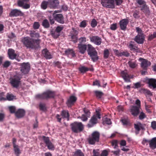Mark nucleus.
<instances>
[{"label":"nucleus","instance_id":"nucleus-13","mask_svg":"<svg viewBox=\"0 0 156 156\" xmlns=\"http://www.w3.org/2000/svg\"><path fill=\"white\" fill-rule=\"evenodd\" d=\"M129 23V20L127 19H124L119 22V25L121 29L125 30L127 29V26Z\"/></svg>","mask_w":156,"mask_h":156},{"label":"nucleus","instance_id":"nucleus-18","mask_svg":"<svg viewBox=\"0 0 156 156\" xmlns=\"http://www.w3.org/2000/svg\"><path fill=\"white\" fill-rule=\"evenodd\" d=\"M121 75L125 82H130V76L128 74L127 70H125L122 71L121 73Z\"/></svg>","mask_w":156,"mask_h":156},{"label":"nucleus","instance_id":"nucleus-19","mask_svg":"<svg viewBox=\"0 0 156 156\" xmlns=\"http://www.w3.org/2000/svg\"><path fill=\"white\" fill-rule=\"evenodd\" d=\"M147 83L149 88L153 89L156 88V79L153 78L148 79L147 80Z\"/></svg>","mask_w":156,"mask_h":156},{"label":"nucleus","instance_id":"nucleus-25","mask_svg":"<svg viewBox=\"0 0 156 156\" xmlns=\"http://www.w3.org/2000/svg\"><path fill=\"white\" fill-rule=\"evenodd\" d=\"M42 52L43 55L46 59H50L52 58V56L50 53L47 49H44Z\"/></svg>","mask_w":156,"mask_h":156},{"label":"nucleus","instance_id":"nucleus-15","mask_svg":"<svg viewBox=\"0 0 156 156\" xmlns=\"http://www.w3.org/2000/svg\"><path fill=\"white\" fill-rule=\"evenodd\" d=\"M139 107L135 105L132 106L130 109V111L131 114L134 116H137L139 114L140 111Z\"/></svg>","mask_w":156,"mask_h":156},{"label":"nucleus","instance_id":"nucleus-58","mask_svg":"<svg viewBox=\"0 0 156 156\" xmlns=\"http://www.w3.org/2000/svg\"><path fill=\"white\" fill-rule=\"evenodd\" d=\"M139 11L137 10L135 11L133 15V17L136 19H138L140 17L139 15Z\"/></svg>","mask_w":156,"mask_h":156},{"label":"nucleus","instance_id":"nucleus-39","mask_svg":"<svg viewBox=\"0 0 156 156\" xmlns=\"http://www.w3.org/2000/svg\"><path fill=\"white\" fill-rule=\"evenodd\" d=\"M155 38H156V32H153V34H149L148 36L147 40L151 41Z\"/></svg>","mask_w":156,"mask_h":156},{"label":"nucleus","instance_id":"nucleus-11","mask_svg":"<svg viewBox=\"0 0 156 156\" xmlns=\"http://www.w3.org/2000/svg\"><path fill=\"white\" fill-rule=\"evenodd\" d=\"M43 138L44 141L48 149L51 150H54L55 149L54 146L50 141L49 138L48 137L43 136Z\"/></svg>","mask_w":156,"mask_h":156},{"label":"nucleus","instance_id":"nucleus-35","mask_svg":"<svg viewBox=\"0 0 156 156\" xmlns=\"http://www.w3.org/2000/svg\"><path fill=\"white\" fill-rule=\"evenodd\" d=\"M13 146L15 154L17 156H18L21 153L19 146L17 145H16Z\"/></svg>","mask_w":156,"mask_h":156},{"label":"nucleus","instance_id":"nucleus-4","mask_svg":"<svg viewBox=\"0 0 156 156\" xmlns=\"http://www.w3.org/2000/svg\"><path fill=\"white\" fill-rule=\"evenodd\" d=\"M72 131L76 133L82 132L84 129V126L81 122H74L70 125Z\"/></svg>","mask_w":156,"mask_h":156},{"label":"nucleus","instance_id":"nucleus-21","mask_svg":"<svg viewBox=\"0 0 156 156\" xmlns=\"http://www.w3.org/2000/svg\"><path fill=\"white\" fill-rule=\"evenodd\" d=\"M127 46L130 51H135L138 49V47L136 46L135 42L132 41H130L129 43L127 44Z\"/></svg>","mask_w":156,"mask_h":156},{"label":"nucleus","instance_id":"nucleus-6","mask_svg":"<svg viewBox=\"0 0 156 156\" xmlns=\"http://www.w3.org/2000/svg\"><path fill=\"white\" fill-rule=\"evenodd\" d=\"M100 134L97 131L93 132L90 137H89L88 139V141L90 144L94 145L96 142H98L99 140Z\"/></svg>","mask_w":156,"mask_h":156},{"label":"nucleus","instance_id":"nucleus-23","mask_svg":"<svg viewBox=\"0 0 156 156\" xmlns=\"http://www.w3.org/2000/svg\"><path fill=\"white\" fill-rule=\"evenodd\" d=\"M8 53L10 59L13 60L16 58L17 55L15 53V51L13 49H9Z\"/></svg>","mask_w":156,"mask_h":156},{"label":"nucleus","instance_id":"nucleus-61","mask_svg":"<svg viewBox=\"0 0 156 156\" xmlns=\"http://www.w3.org/2000/svg\"><path fill=\"white\" fill-rule=\"evenodd\" d=\"M40 26V25L38 22H35L33 25V28L34 29H38Z\"/></svg>","mask_w":156,"mask_h":156},{"label":"nucleus","instance_id":"nucleus-36","mask_svg":"<svg viewBox=\"0 0 156 156\" xmlns=\"http://www.w3.org/2000/svg\"><path fill=\"white\" fill-rule=\"evenodd\" d=\"M42 24L44 28H47L50 27L49 23L47 19H45L43 20Z\"/></svg>","mask_w":156,"mask_h":156},{"label":"nucleus","instance_id":"nucleus-37","mask_svg":"<svg viewBox=\"0 0 156 156\" xmlns=\"http://www.w3.org/2000/svg\"><path fill=\"white\" fill-rule=\"evenodd\" d=\"M128 64H129V67L132 69H134L136 68L137 65L136 64V61L134 62L129 61L128 62Z\"/></svg>","mask_w":156,"mask_h":156},{"label":"nucleus","instance_id":"nucleus-2","mask_svg":"<svg viewBox=\"0 0 156 156\" xmlns=\"http://www.w3.org/2000/svg\"><path fill=\"white\" fill-rule=\"evenodd\" d=\"M22 41L27 48L36 49L40 47V40L32 39L29 37H24Z\"/></svg>","mask_w":156,"mask_h":156},{"label":"nucleus","instance_id":"nucleus-3","mask_svg":"<svg viewBox=\"0 0 156 156\" xmlns=\"http://www.w3.org/2000/svg\"><path fill=\"white\" fill-rule=\"evenodd\" d=\"M55 95V92L48 90L41 94L36 95L35 97L36 98L40 99H48L50 98H54Z\"/></svg>","mask_w":156,"mask_h":156},{"label":"nucleus","instance_id":"nucleus-33","mask_svg":"<svg viewBox=\"0 0 156 156\" xmlns=\"http://www.w3.org/2000/svg\"><path fill=\"white\" fill-rule=\"evenodd\" d=\"M61 115L63 118H67V120H69V115L68 111H62L61 112Z\"/></svg>","mask_w":156,"mask_h":156},{"label":"nucleus","instance_id":"nucleus-49","mask_svg":"<svg viewBox=\"0 0 156 156\" xmlns=\"http://www.w3.org/2000/svg\"><path fill=\"white\" fill-rule=\"evenodd\" d=\"M98 22L95 19L92 20L90 23L91 27L92 28H94L97 25Z\"/></svg>","mask_w":156,"mask_h":156},{"label":"nucleus","instance_id":"nucleus-60","mask_svg":"<svg viewBox=\"0 0 156 156\" xmlns=\"http://www.w3.org/2000/svg\"><path fill=\"white\" fill-rule=\"evenodd\" d=\"M80 118L83 121L85 122L87 121L88 117H87L85 114H83Z\"/></svg>","mask_w":156,"mask_h":156},{"label":"nucleus","instance_id":"nucleus-20","mask_svg":"<svg viewBox=\"0 0 156 156\" xmlns=\"http://www.w3.org/2000/svg\"><path fill=\"white\" fill-rule=\"evenodd\" d=\"M25 111L23 109H19L15 113L16 116L18 118L23 117L25 115Z\"/></svg>","mask_w":156,"mask_h":156},{"label":"nucleus","instance_id":"nucleus-29","mask_svg":"<svg viewBox=\"0 0 156 156\" xmlns=\"http://www.w3.org/2000/svg\"><path fill=\"white\" fill-rule=\"evenodd\" d=\"M49 3L51 7L55 8L58 5L59 2L58 0H53L50 1Z\"/></svg>","mask_w":156,"mask_h":156},{"label":"nucleus","instance_id":"nucleus-45","mask_svg":"<svg viewBox=\"0 0 156 156\" xmlns=\"http://www.w3.org/2000/svg\"><path fill=\"white\" fill-rule=\"evenodd\" d=\"M83 111L84 112L85 115L87 116V117L90 118V116L91 113L89 109L86 108H84L83 109Z\"/></svg>","mask_w":156,"mask_h":156},{"label":"nucleus","instance_id":"nucleus-34","mask_svg":"<svg viewBox=\"0 0 156 156\" xmlns=\"http://www.w3.org/2000/svg\"><path fill=\"white\" fill-rule=\"evenodd\" d=\"M6 100L9 101H12L14 99H16V96L13 95L12 94L7 93L6 96Z\"/></svg>","mask_w":156,"mask_h":156},{"label":"nucleus","instance_id":"nucleus-24","mask_svg":"<svg viewBox=\"0 0 156 156\" xmlns=\"http://www.w3.org/2000/svg\"><path fill=\"white\" fill-rule=\"evenodd\" d=\"M149 146L152 150L156 148V137L153 138L150 140Z\"/></svg>","mask_w":156,"mask_h":156},{"label":"nucleus","instance_id":"nucleus-32","mask_svg":"<svg viewBox=\"0 0 156 156\" xmlns=\"http://www.w3.org/2000/svg\"><path fill=\"white\" fill-rule=\"evenodd\" d=\"M103 123L104 125L105 124L110 125L112 123L110 119L108 118L107 116H105L103 118Z\"/></svg>","mask_w":156,"mask_h":156},{"label":"nucleus","instance_id":"nucleus-26","mask_svg":"<svg viewBox=\"0 0 156 156\" xmlns=\"http://www.w3.org/2000/svg\"><path fill=\"white\" fill-rule=\"evenodd\" d=\"M20 82V79L18 78L12 79L10 82L11 85L14 87L17 88Z\"/></svg>","mask_w":156,"mask_h":156},{"label":"nucleus","instance_id":"nucleus-46","mask_svg":"<svg viewBox=\"0 0 156 156\" xmlns=\"http://www.w3.org/2000/svg\"><path fill=\"white\" fill-rule=\"evenodd\" d=\"M77 34H71V38L73 40L72 41L75 43H76L77 42L78 39Z\"/></svg>","mask_w":156,"mask_h":156},{"label":"nucleus","instance_id":"nucleus-47","mask_svg":"<svg viewBox=\"0 0 156 156\" xmlns=\"http://www.w3.org/2000/svg\"><path fill=\"white\" fill-rule=\"evenodd\" d=\"M30 36L31 37L38 38L40 37L39 34L38 33H36L35 31H31L30 33Z\"/></svg>","mask_w":156,"mask_h":156},{"label":"nucleus","instance_id":"nucleus-31","mask_svg":"<svg viewBox=\"0 0 156 156\" xmlns=\"http://www.w3.org/2000/svg\"><path fill=\"white\" fill-rule=\"evenodd\" d=\"M72 156H84V154L80 149H77L73 152Z\"/></svg>","mask_w":156,"mask_h":156},{"label":"nucleus","instance_id":"nucleus-17","mask_svg":"<svg viewBox=\"0 0 156 156\" xmlns=\"http://www.w3.org/2000/svg\"><path fill=\"white\" fill-rule=\"evenodd\" d=\"M145 35H137L133 40L138 44H143L145 39Z\"/></svg>","mask_w":156,"mask_h":156},{"label":"nucleus","instance_id":"nucleus-30","mask_svg":"<svg viewBox=\"0 0 156 156\" xmlns=\"http://www.w3.org/2000/svg\"><path fill=\"white\" fill-rule=\"evenodd\" d=\"M141 10L146 15H149L150 13L149 8L146 5L142 6Z\"/></svg>","mask_w":156,"mask_h":156},{"label":"nucleus","instance_id":"nucleus-14","mask_svg":"<svg viewBox=\"0 0 156 156\" xmlns=\"http://www.w3.org/2000/svg\"><path fill=\"white\" fill-rule=\"evenodd\" d=\"M90 41L93 43L94 44L97 45H100L102 42V39L101 38L98 36H93L90 38Z\"/></svg>","mask_w":156,"mask_h":156},{"label":"nucleus","instance_id":"nucleus-40","mask_svg":"<svg viewBox=\"0 0 156 156\" xmlns=\"http://www.w3.org/2000/svg\"><path fill=\"white\" fill-rule=\"evenodd\" d=\"M79 70L81 73H84L90 69L89 68L84 66H81L79 68Z\"/></svg>","mask_w":156,"mask_h":156},{"label":"nucleus","instance_id":"nucleus-59","mask_svg":"<svg viewBox=\"0 0 156 156\" xmlns=\"http://www.w3.org/2000/svg\"><path fill=\"white\" fill-rule=\"evenodd\" d=\"M109 151L107 150H105L102 151L101 156H108Z\"/></svg>","mask_w":156,"mask_h":156},{"label":"nucleus","instance_id":"nucleus-1","mask_svg":"<svg viewBox=\"0 0 156 156\" xmlns=\"http://www.w3.org/2000/svg\"><path fill=\"white\" fill-rule=\"evenodd\" d=\"M87 47V52L91 60L93 62H95L99 59L98 53L94 48L91 44H88L87 45L85 44H78V48L79 52L81 54H84L86 52Z\"/></svg>","mask_w":156,"mask_h":156},{"label":"nucleus","instance_id":"nucleus-48","mask_svg":"<svg viewBox=\"0 0 156 156\" xmlns=\"http://www.w3.org/2000/svg\"><path fill=\"white\" fill-rule=\"evenodd\" d=\"M94 93L97 97L98 98H101L103 95V93L102 92L98 91H95Z\"/></svg>","mask_w":156,"mask_h":156},{"label":"nucleus","instance_id":"nucleus-22","mask_svg":"<svg viewBox=\"0 0 156 156\" xmlns=\"http://www.w3.org/2000/svg\"><path fill=\"white\" fill-rule=\"evenodd\" d=\"M134 128L139 133L140 130H144V125L142 124L140 122H138L136 124H134Z\"/></svg>","mask_w":156,"mask_h":156},{"label":"nucleus","instance_id":"nucleus-41","mask_svg":"<svg viewBox=\"0 0 156 156\" xmlns=\"http://www.w3.org/2000/svg\"><path fill=\"white\" fill-rule=\"evenodd\" d=\"M48 4H49V3L48 2L45 1H43L42 2L41 5V8L43 9H46Z\"/></svg>","mask_w":156,"mask_h":156},{"label":"nucleus","instance_id":"nucleus-16","mask_svg":"<svg viewBox=\"0 0 156 156\" xmlns=\"http://www.w3.org/2000/svg\"><path fill=\"white\" fill-rule=\"evenodd\" d=\"M77 100V98L76 96L73 95L71 96L68 99L66 104L68 107H71L74 105Z\"/></svg>","mask_w":156,"mask_h":156},{"label":"nucleus","instance_id":"nucleus-57","mask_svg":"<svg viewBox=\"0 0 156 156\" xmlns=\"http://www.w3.org/2000/svg\"><path fill=\"white\" fill-rule=\"evenodd\" d=\"M142 90L144 94L148 95H152V93L150 90L145 89H143Z\"/></svg>","mask_w":156,"mask_h":156},{"label":"nucleus","instance_id":"nucleus-53","mask_svg":"<svg viewBox=\"0 0 156 156\" xmlns=\"http://www.w3.org/2000/svg\"><path fill=\"white\" fill-rule=\"evenodd\" d=\"M112 145L113 146H114V149L118 147V141L117 140H115L112 141L111 143Z\"/></svg>","mask_w":156,"mask_h":156},{"label":"nucleus","instance_id":"nucleus-27","mask_svg":"<svg viewBox=\"0 0 156 156\" xmlns=\"http://www.w3.org/2000/svg\"><path fill=\"white\" fill-rule=\"evenodd\" d=\"M25 3V2H23L21 1H18L17 5L19 7H21L24 9H28L30 7V5L29 4Z\"/></svg>","mask_w":156,"mask_h":156},{"label":"nucleus","instance_id":"nucleus-42","mask_svg":"<svg viewBox=\"0 0 156 156\" xmlns=\"http://www.w3.org/2000/svg\"><path fill=\"white\" fill-rule=\"evenodd\" d=\"M138 118L140 120H142L147 117L146 114L143 112H140Z\"/></svg>","mask_w":156,"mask_h":156},{"label":"nucleus","instance_id":"nucleus-50","mask_svg":"<svg viewBox=\"0 0 156 156\" xmlns=\"http://www.w3.org/2000/svg\"><path fill=\"white\" fill-rule=\"evenodd\" d=\"M136 32L138 33L137 35H145L143 33L142 30L139 27H136Z\"/></svg>","mask_w":156,"mask_h":156},{"label":"nucleus","instance_id":"nucleus-8","mask_svg":"<svg viewBox=\"0 0 156 156\" xmlns=\"http://www.w3.org/2000/svg\"><path fill=\"white\" fill-rule=\"evenodd\" d=\"M20 71L23 74H28L30 69V65L28 63H23L20 65Z\"/></svg>","mask_w":156,"mask_h":156},{"label":"nucleus","instance_id":"nucleus-10","mask_svg":"<svg viewBox=\"0 0 156 156\" xmlns=\"http://www.w3.org/2000/svg\"><path fill=\"white\" fill-rule=\"evenodd\" d=\"M24 15V14L23 12L16 9H11L9 14V16L11 17L23 16Z\"/></svg>","mask_w":156,"mask_h":156},{"label":"nucleus","instance_id":"nucleus-63","mask_svg":"<svg viewBox=\"0 0 156 156\" xmlns=\"http://www.w3.org/2000/svg\"><path fill=\"white\" fill-rule=\"evenodd\" d=\"M9 111L11 113H15L16 108L13 106H10L9 107Z\"/></svg>","mask_w":156,"mask_h":156},{"label":"nucleus","instance_id":"nucleus-55","mask_svg":"<svg viewBox=\"0 0 156 156\" xmlns=\"http://www.w3.org/2000/svg\"><path fill=\"white\" fill-rule=\"evenodd\" d=\"M117 23H113L110 25V29L113 30H115L117 29Z\"/></svg>","mask_w":156,"mask_h":156},{"label":"nucleus","instance_id":"nucleus-44","mask_svg":"<svg viewBox=\"0 0 156 156\" xmlns=\"http://www.w3.org/2000/svg\"><path fill=\"white\" fill-rule=\"evenodd\" d=\"M110 52L108 49H105L104 51V58L107 59L108 58Z\"/></svg>","mask_w":156,"mask_h":156},{"label":"nucleus","instance_id":"nucleus-64","mask_svg":"<svg viewBox=\"0 0 156 156\" xmlns=\"http://www.w3.org/2000/svg\"><path fill=\"white\" fill-rule=\"evenodd\" d=\"M99 149L95 150L94 149L93 150V156H100L98 151Z\"/></svg>","mask_w":156,"mask_h":156},{"label":"nucleus","instance_id":"nucleus-56","mask_svg":"<svg viewBox=\"0 0 156 156\" xmlns=\"http://www.w3.org/2000/svg\"><path fill=\"white\" fill-rule=\"evenodd\" d=\"M130 54L128 51H123L122 52H121V57L122 56H124L126 57H128L129 56Z\"/></svg>","mask_w":156,"mask_h":156},{"label":"nucleus","instance_id":"nucleus-43","mask_svg":"<svg viewBox=\"0 0 156 156\" xmlns=\"http://www.w3.org/2000/svg\"><path fill=\"white\" fill-rule=\"evenodd\" d=\"M51 34L55 38H57L60 35V34L55 30V31H51Z\"/></svg>","mask_w":156,"mask_h":156},{"label":"nucleus","instance_id":"nucleus-7","mask_svg":"<svg viewBox=\"0 0 156 156\" xmlns=\"http://www.w3.org/2000/svg\"><path fill=\"white\" fill-rule=\"evenodd\" d=\"M101 3L104 7L112 9L115 8V0H101Z\"/></svg>","mask_w":156,"mask_h":156},{"label":"nucleus","instance_id":"nucleus-12","mask_svg":"<svg viewBox=\"0 0 156 156\" xmlns=\"http://www.w3.org/2000/svg\"><path fill=\"white\" fill-rule=\"evenodd\" d=\"M142 60L140 64L141 68L144 70H147L148 67L151 65V62L147 60L142 58H139V60Z\"/></svg>","mask_w":156,"mask_h":156},{"label":"nucleus","instance_id":"nucleus-5","mask_svg":"<svg viewBox=\"0 0 156 156\" xmlns=\"http://www.w3.org/2000/svg\"><path fill=\"white\" fill-rule=\"evenodd\" d=\"M96 113L93 115L90 120L89 123L87 125L89 127H92L97 123L98 122V118L100 119L101 114L99 111L96 110Z\"/></svg>","mask_w":156,"mask_h":156},{"label":"nucleus","instance_id":"nucleus-51","mask_svg":"<svg viewBox=\"0 0 156 156\" xmlns=\"http://www.w3.org/2000/svg\"><path fill=\"white\" fill-rule=\"evenodd\" d=\"M79 44H82L86 42V38L84 37H81L78 39Z\"/></svg>","mask_w":156,"mask_h":156},{"label":"nucleus","instance_id":"nucleus-38","mask_svg":"<svg viewBox=\"0 0 156 156\" xmlns=\"http://www.w3.org/2000/svg\"><path fill=\"white\" fill-rule=\"evenodd\" d=\"M40 110L42 111H45L47 110L46 104L42 102H40L39 105Z\"/></svg>","mask_w":156,"mask_h":156},{"label":"nucleus","instance_id":"nucleus-28","mask_svg":"<svg viewBox=\"0 0 156 156\" xmlns=\"http://www.w3.org/2000/svg\"><path fill=\"white\" fill-rule=\"evenodd\" d=\"M64 54L66 55H70L73 57L75 56V53L73 49L68 48L66 49L64 51Z\"/></svg>","mask_w":156,"mask_h":156},{"label":"nucleus","instance_id":"nucleus-52","mask_svg":"<svg viewBox=\"0 0 156 156\" xmlns=\"http://www.w3.org/2000/svg\"><path fill=\"white\" fill-rule=\"evenodd\" d=\"M87 21L85 20H83L82 21L80 24L79 25L80 27L85 28L87 26Z\"/></svg>","mask_w":156,"mask_h":156},{"label":"nucleus","instance_id":"nucleus-62","mask_svg":"<svg viewBox=\"0 0 156 156\" xmlns=\"http://www.w3.org/2000/svg\"><path fill=\"white\" fill-rule=\"evenodd\" d=\"M113 51L116 56L118 57H121V52L116 49H114Z\"/></svg>","mask_w":156,"mask_h":156},{"label":"nucleus","instance_id":"nucleus-54","mask_svg":"<svg viewBox=\"0 0 156 156\" xmlns=\"http://www.w3.org/2000/svg\"><path fill=\"white\" fill-rule=\"evenodd\" d=\"M5 93L4 92H0V101H6V98L4 97Z\"/></svg>","mask_w":156,"mask_h":156},{"label":"nucleus","instance_id":"nucleus-9","mask_svg":"<svg viewBox=\"0 0 156 156\" xmlns=\"http://www.w3.org/2000/svg\"><path fill=\"white\" fill-rule=\"evenodd\" d=\"M57 11H55L52 14V16L54 20L57 22L61 24L64 23V18L62 14H56L57 13Z\"/></svg>","mask_w":156,"mask_h":156}]
</instances>
